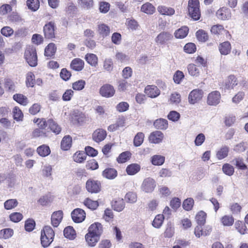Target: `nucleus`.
<instances>
[{"label":"nucleus","mask_w":248,"mask_h":248,"mask_svg":"<svg viewBox=\"0 0 248 248\" xmlns=\"http://www.w3.org/2000/svg\"><path fill=\"white\" fill-rule=\"evenodd\" d=\"M188 6L190 16L195 20H199L201 17L199 0H189Z\"/></svg>","instance_id":"1"},{"label":"nucleus","mask_w":248,"mask_h":248,"mask_svg":"<svg viewBox=\"0 0 248 248\" xmlns=\"http://www.w3.org/2000/svg\"><path fill=\"white\" fill-rule=\"evenodd\" d=\"M25 58L28 64L31 67L37 64V57L36 49L32 46H28L25 51Z\"/></svg>","instance_id":"2"},{"label":"nucleus","mask_w":248,"mask_h":248,"mask_svg":"<svg viewBox=\"0 0 248 248\" xmlns=\"http://www.w3.org/2000/svg\"><path fill=\"white\" fill-rule=\"evenodd\" d=\"M156 186V182L152 178L145 179L141 186V190L146 193H150L154 191Z\"/></svg>","instance_id":"3"},{"label":"nucleus","mask_w":248,"mask_h":248,"mask_svg":"<svg viewBox=\"0 0 248 248\" xmlns=\"http://www.w3.org/2000/svg\"><path fill=\"white\" fill-rule=\"evenodd\" d=\"M55 24L53 21H50L45 24L43 28L45 37L46 39H52L55 38Z\"/></svg>","instance_id":"4"},{"label":"nucleus","mask_w":248,"mask_h":248,"mask_svg":"<svg viewBox=\"0 0 248 248\" xmlns=\"http://www.w3.org/2000/svg\"><path fill=\"white\" fill-rule=\"evenodd\" d=\"M71 217L75 222L80 223L85 220L86 213L82 209L76 208L72 212Z\"/></svg>","instance_id":"5"},{"label":"nucleus","mask_w":248,"mask_h":248,"mask_svg":"<svg viewBox=\"0 0 248 248\" xmlns=\"http://www.w3.org/2000/svg\"><path fill=\"white\" fill-rule=\"evenodd\" d=\"M115 91L112 86L109 84H105L102 86L99 90L100 94L101 96L109 98L114 94Z\"/></svg>","instance_id":"6"},{"label":"nucleus","mask_w":248,"mask_h":248,"mask_svg":"<svg viewBox=\"0 0 248 248\" xmlns=\"http://www.w3.org/2000/svg\"><path fill=\"white\" fill-rule=\"evenodd\" d=\"M203 92L200 89H195L192 91L188 95L189 103L194 104L200 101L202 97Z\"/></svg>","instance_id":"7"},{"label":"nucleus","mask_w":248,"mask_h":248,"mask_svg":"<svg viewBox=\"0 0 248 248\" xmlns=\"http://www.w3.org/2000/svg\"><path fill=\"white\" fill-rule=\"evenodd\" d=\"M172 38V35L168 32L162 31L155 38V41L158 45H164Z\"/></svg>","instance_id":"8"},{"label":"nucleus","mask_w":248,"mask_h":248,"mask_svg":"<svg viewBox=\"0 0 248 248\" xmlns=\"http://www.w3.org/2000/svg\"><path fill=\"white\" fill-rule=\"evenodd\" d=\"M163 133L160 131H155L152 132L149 137V142L152 143L158 144L161 143L164 139Z\"/></svg>","instance_id":"9"},{"label":"nucleus","mask_w":248,"mask_h":248,"mask_svg":"<svg viewBox=\"0 0 248 248\" xmlns=\"http://www.w3.org/2000/svg\"><path fill=\"white\" fill-rule=\"evenodd\" d=\"M237 84L238 81L237 78L233 75H230L222 85L221 88L225 91L231 89H233Z\"/></svg>","instance_id":"10"},{"label":"nucleus","mask_w":248,"mask_h":248,"mask_svg":"<svg viewBox=\"0 0 248 248\" xmlns=\"http://www.w3.org/2000/svg\"><path fill=\"white\" fill-rule=\"evenodd\" d=\"M220 93L219 92H212L208 94L207 103L209 105L216 106L220 102Z\"/></svg>","instance_id":"11"},{"label":"nucleus","mask_w":248,"mask_h":248,"mask_svg":"<svg viewBox=\"0 0 248 248\" xmlns=\"http://www.w3.org/2000/svg\"><path fill=\"white\" fill-rule=\"evenodd\" d=\"M87 190L91 193H97L100 189V183L94 180H89L86 182Z\"/></svg>","instance_id":"12"},{"label":"nucleus","mask_w":248,"mask_h":248,"mask_svg":"<svg viewBox=\"0 0 248 248\" xmlns=\"http://www.w3.org/2000/svg\"><path fill=\"white\" fill-rule=\"evenodd\" d=\"M216 15L218 18L225 20L231 18V12L229 8L222 7L217 11Z\"/></svg>","instance_id":"13"},{"label":"nucleus","mask_w":248,"mask_h":248,"mask_svg":"<svg viewBox=\"0 0 248 248\" xmlns=\"http://www.w3.org/2000/svg\"><path fill=\"white\" fill-rule=\"evenodd\" d=\"M145 93L149 97L155 98L160 94V91L155 85H148L144 91Z\"/></svg>","instance_id":"14"},{"label":"nucleus","mask_w":248,"mask_h":248,"mask_svg":"<svg viewBox=\"0 0 248 248\" xmlns=\"http://www.w3.org/2000/svg\"><path fill=\"white\" fill-rule=\"evenodd\" d=\"M63 217V212L61 210L55 211L51 215V224L54 227L59 226Z\"/></svg>","instance_id":"15"},{"label":"nucleus","mask_w":248,"mask_h":248,"mask_svg":"<svg viewBox=\"0 0 248 248\" xmlns=\"http://www.w3.org/2000/svg\"><path fill=\"white\" fill-rule=\"evenodd\" d=\"M88 231L89 233L100 237L103 232L102 225L98 222L94 223L90 226Z\"/></svg>","instance_id":"16"},{"label":"nucleus","mask_w":248,"mask_h":248,"mask_svg":"<svg viewBox=\"0 0 248 248\" xmlns=\"http://www.w3.org/2000/svg\"><path fill=\"white\" fill-rule=\"evenodd\" d=\"M106 131L101 129L96 130L93 134V139L96 142L103 141L106 137Z\"/></svg>","instance_id":"17"},{"label":"nucleus","mask_w":248,"mask_h":248,"mask_svg":"<svg viewBox=\"0 0 248 248\" xmlns=\"http://www.w3.org/2000/svg\"><path fill=\"white\" fill-rule=\"evenodd\" d=\"M72 118L73 121H76L79 124L85 123L87 120V118L85 114L78 111H74Z\"/></svg>","instance_id":"18"},{"label":"nucleus","mask_w":248,"mask_h":248,"mask_svg":"<svg viewBox=\"0 0 248 248\" xmlns=\"http://www.w3.org/2000/svg\"><path fill=\"white\" fill-rule=\"evenodd\" d=\"M231 45L229 42L225 41L220 43L218 46V49L221 55H227L231 50Z\"/></svg>","instance_id":"19"},{"label":"nucleus","mask_w":248,"mask_h":248,"mask_svg":"<svg viewBox=\"0 0 248 248\" xmlns=\"http://www.w3.org/2000/svg\"><path fill=\"white\" fill-rule=\"evenodd\" d=\"M157 9L159 14L164 16H171L175 13V10L173 8L164 5L158 6Z\"/></svg>","instance_id":"20"},{"label":"nucleus","mask_w":248,"mask_h":248,"mask_svg":"<svg viewBox=\"0 0 248 248\" xmlns=\"http://www.w3.org/2000/svg\"><path fill=\"white\" fill-rule=\"evenodd\" d=\"M84 62L82 60L76 58L74 59L70 64L71 69L76 71H80L84 67Z\"/></svg>","instance_id":"21"},{"label":"nucleus","mask_w":248,"mask_h":248,"mask_svg":"<svg viewBox=\"0 0 248 248\" xmlns=\"http://www.w3.org/2000/svg\"><path fill=\"white\" fill-rule=\"evenodd\" d=\"M140 11L147 15H153L155 11V8L151 3L147 2L140 8Z\"/></svg>","instance_id":"22"},{"label":"nucleus","mask_w":248,"mask_h":248,"mask_svg":"<svg viewBox=\"0 0 248 248\" xmlns=\"http://www.w3.org/2000/svg\"><path fill=\"white\" fill-rule=\"evenodd\" d=\"M154 125L156 129L165 130L168 127V121L162 118L157 119L154 122Z\"/></svg>","instance_id":"23"},{"label":"nucleus","mask_w":248,"mask_h":248,"mask_svg":"<svg viewBox=\"0 0 248 248\" xmlns=\"http://www.w3.org/2000/svg\"><path fill=\"white\" fill-rule=\"evenodd\" d=\"M97 32L103 37L108 35L110 33V28L107 25L102 23L97 26Z\"/></svg>","instance_id":"24"},{"label":"nucleus","mask_w":248,"mask_h":248,"mask_svg":"<svg viewBox=\"0 0 248 248\" xmlns=\"http://www.w3.org/2000/svg\"><path fill=\"white\" fill-rule=\"evenodd\" d=\"M41 233H45L46 238L49 240L50 244L53 241L54 237V232L52 229L49 226H45L43 230L41 231Z\"/></svg>","instance_id":"25"},{"label":"nucleus","mask_w":248,"mask_h":248,"mask_svg":"<svg viewBox=\"0 0 248 248\" xmlns=\"http://www.w3.org/2000/svg\"><path fill=\"white\" fill-rule=\"evenodd\" d=\"M111 205L114 210L121 212L124 209L125 203L123 199H118L117 200L113 201Z\"/></svg>","instance_id":"26"},{"label":"nucleus","mask_w":248,"mask_h":248,"mask_svg":"<svg viewBox=\"0 0 248 248\" xmlns=\"http://www.w3.org/2000/svg\"><path fill=\"white\" fill-rule=\"evenodd\" d=\"M85 239L89 246L93 247L99 240V237L88 232L85 235Z\"/></svg>","instance_id":"27"},{"label":"nucleus","mask_w":248,"mask_h":248,"mask_svg":"<svg viewBox=\"0 0 248 248\" xmlns=\"http://www.w3.org/2000/svg\"><path fill=\"white\" fill-rule=\"evenodd\" d=\"M103 176L108 179H113L117 175L116 170L113 168H107L102 173Z\"/></svg>","instance_id":"28"},{"label":"nucleus","mask_w":248,"mask_h":248,"mask_svg":"<svg viewBox=\"0 0 248 248\" xmlns=\"http://www.w3.org/2000/svg\"><path fill=\"white\" fill-rule=\"evenodd\" d=\"M140 170V166L137 163H133L127 166L126 171L128 175H133L138 173Z\"/></svg>","instance_id":"29"},{"label":"nucleus","mask_w":248,"mask_h":248,"mask_svg":"<svg viewBox=\"0 0 248 248\" xmlns=\"http://www.w3.org/2000/svg\"><path fill=\"white\" fill-rule=\"evenodd\" d=\"M188 31V27L183 26L175 31L174 32L175 37L178 39L184 38L187 35Z\"/></svg>","instance_id":"30"},{"label":"nucleus","mask_w":248,"mask_h":248,"mask_svg":"<svg viewBox=\"0 0 248 248\" xmlns=\"http://www.w3.org/2000/svg\"><path fill=\"white\" fill-rule=\"evenodd\" d=\"M72 138L68 135L64 136L61 141V148L63 150H68L71 146Z\"/></svg>","instance_id":"31"},{"label":"nucleus","mask_w":248,"mask_h":248,"mask_svg":"<svg viewBox=\"0 0 248 248\" xmlns=\"http://www.w3.org/2000/svg\"><path fill=\"white\" fill-rule=\"evenodd\" d=\"M4 87L7 92L13 93L16 91V85L14 81L9 78L4 79Z\"/></svg>","instance_id":"32"},{"label":"nucleus","mask_w":248,"mask_h":248,"mask_svg":"<svg viewBox=\"0 0 248 248\" xmlns=\"http://www.w3.org/2000/svg\"><path fill=\"white\" fill-rule=\"evenodd\" d=\"M57 50L55 44L49 43L45 48V55L46 57H52L54 55Z\"/></svg>","instance_id":"33"},{"label":"nucleus","mask_w":248,"mask_h":248,"mask_svg":"<svg viewBox=\"0 0 248 248\" xmlns=\"http://www.w3.org/2000/svg\"><path fill=\"white\" fill-rule=\"evenodd\" d=\"M63 234L66 238L71 240L75 239L76 236V232L71 226H68L64 229Z\"/></svg>","instance_id":"34"},{"label":"nucleus","mask_w":248,"mask_h":248,"mask_svg":"<svg viewBox=\"0 0 248 248\" xmlns=\"http://www.w3.org/2000/svg\"><path fill=\"white\" fill-rule=\"evenodd\" d=\"M48 125L50 130L55 134H58L61 131V127L52 119L47 121Z\"/></svg>","instance_id":"35"},{"label":"nucleus","mask_w":248,"mask_h":248,"mask_svg":"<svg viewBox=\"0 0 248 248\" xmlns=\"http://www.w3.org/2000/svg\"><path fill=\"white\" fill-rule=\"evenodd\" d=\"M37 152L40 156L45 157L50 154V150L48 146L42 145L37 148Z\"/></svg>","instance_id":"36"},{"label":"nucleus","mask_w":248,"mask_h":248,"mask_svg":"<svg viewBox=\"0 0 248 248\" xmlns=\"http://www.w3.org/2000/svg\"><path fill=\"white\" fill-rule=\"evenodd\" d=\"M165 158L161 155H154L151 157V162L155 166H160L164 164Z\"/></svg>","instance_id":"37"},{"label":"nucleus","mask_w":248,"mask_h":248,"mask_svg":"<svg viewBox=\"0 0 248 248\" xmlns=\"http://www.w3.org/2000/svg\"><path fill=\"white\" fill-rule=\"evenodd\" d=\"M26 3L28 8L32 11H37L40 7L39 0H27Z\"/></svg>","instance_id":"38"},{"label":"nucleus","mask_w":248,"mask_h":248,"mask_svg":"<svg viewBox=\"0 0 248 248\" xmlns=\"http://www.w3.org/2000/svg\"><path fill=\"white\" fill-rule=\"evenodd\" d=\"M13 99L19 104L26 106L28 103V98L21 94H16L13 96Z\"/></svg>","instance_id":"39"},{"label":"nucleus","mask_w":248,"mask_h":248,"mask_svg":"<svg viewBox=\"0 0 248 248\" xmlns=\"http://www.w3.org/2000/svg\"><path fill=\"white\" fill-rule=\"evenodd\" d=\"M235 227L238 232L241 234L248 233V230L245 224L241 221H237L235 223Z\"/></svg>","instance_id":"40"},{"label":"nucleus","mask_w":248,"mask_h":248,"mask_svg":"<svg viewBox=\"0 0 248 248\" xmlns=\"http://www.w3.org/2000/svg\"><path fill=\"white\" fill-rule=\"evenodd\" d=\"M164 217L163 215L158 214L156 215L154 218L152 225L156 228H159L162 225Z\"/></svg>","instance_id":"41"},{"label":"nucleus","mask_w":248,"mask_h":248,"mask_svg":"<svg viewBox=\"0 0 248 248\" xmlns=\"http://www.w3.org/2000/svg\"><path fill=\"white\" fill-rule=\"evenodd\" d=\"M187 70L189 75L192 76L198 77L200 75V70L193 63L189 64L187 65Z\"/></svg>","instance_id":"42"},{"label":"nucleus","mask_w":248,"mask_h":248,"mask_svg":"<svg viewBox=\"0 0 248 248\" xmlns=\"http://www.w3.org/2000/svg\"><path fill=\"white\" fill-rule=\"evenodd\" d=\"M131 155L129 151L124 152L121 153L117 158V161L119 163H123L128 160Z\"/></svg>","instance_id":"43"},{"label":"nucleus","mask_w":248,"mask_h":248,"mask_svg":"<svg viewBox=\"0 0 248 248\" xmlns=\"http://www.w3.org/2000/svg\"><path fill=\"white\" fill-rule=\"evenodd\" d=\"M124 200L126 202L134 203L137 201V194L133 192H127L124 197Z\"/></svg>","instance_id":"44"},{"label":"nucleus","mask_w":248,"mask_h":248,"mask_svg":"<svg viewBox=\"0 0 248 248\" xmlns=\"http://www.w3.org/2000/svg\"><path fill=\"white\" fill-rule=\"evenodd\" d=\"M85 59L87 62L93 66H96L97 64L98 58L93 54H87L85 56Z\"/></svg>","instance_id":"45"},{"label":"nucleus","mask_w":248,"mask_h":248,"mask_svg":"<svg viewBox=\"0 0 248 248\" xmlns=\"http://www.w3.org/2000/svg\"><path fill=\"white\" fill-rule=\"evenodd\" d=\"M181 101V95L177 93L174 92L172 93L170 96L169 102L171 104L178 105Z\"/></svg>","instance_id":"46"},{"label":"nucleus","mask_w":248,"mask_h":248,"mask_svg":"<svg viewBox=\"0 0 248 248\" xmlns=\"http://www.w3.org/2000/svg\"><path fill=\"white\" fill-rule=\"evenodd\" d=\"M78 3L81 7L87 10L91 9L93 6V0H78Z\"/></svg>","instance_id":"47"},{"label":"nucleus","mask_w":248,"mask_h":248,"mask_svg":"<svg viewBox=\"0 0 248 248\" xmlns=\"http://www.w3.org/2000/svg\"><path fill=\"white\" fill-rule=\"evenodd\" d=\"M206 213L203 211L199 212L196 216V220L198 225H203L206 220Z\"/></svg>","instance_id":"48"},{"label":"nucleus","mask_w":248,"mask_h":248,"mask_svg":"<svg viewBox=\"0 0 248 248\" xmlns=\"http://www.w3.org/2000/svg\"><path fill=\"white\" fill-rule=\"evenodd\" d=\"M18 204L16 199H10L6 201L4 203V208L6 210H10L16 207Z\"/></svg>","instance_id":"49"},{"label":"nucleus","mask_w":248,"mask_h":248,"mask_svg":"<svg viewBox=\"0 0 248 248\" xmlns=\"http://www.w3.org/2000/svg\"><path fill=\"white\" fill-rule=\"evenodd\" d=\"M84 204L86 207L92 210H95L98 206L97 201H93L89 198L84 201Z\"/></svg>","instance_id":"50"},{"label":"nucleus","mask_w":248,"mask_h":248,"mask_svg":"<svg viewBox=\"0 0 248 248\" xmlns=\"http://www.w3.org/2000/svg\"><path fill=\"white\" fill-rule=\"evenodd\" d=\"M144 138V135L143 133H138L134 139V145L136 147L140 146L142 143Z\"/></svg>","instance_id":"51"},{"label":"nucleus","mask_w":248,"mask_h":248,"mask_svg":"<svg viewBox=\"0 0 248 248\" xmlns=\"http://www.w3.org/2000/svg\"><path fill=\"white\" fill-rule=\"evenodd\" d=\"M86 82L83 79L78 80L72 84V88L76 91H81L85 87Z\"/></svg>","instance_id":"52"},{"label":"nucleus","mask_w":248,"mask_h":248,"mask_svg":"<svg viewBox=\"0 0 248 248\" xmlns=\"http://www.w3.org/2000/svg\"><path fill=\"white\" fill-rule=\"evenodd\" d=\"M14 233L13 230L10 228L3 229L0 231V237L8 239L11 237Z\"/></svg>","instance_id":"53"},{"label":"nucleus","mask_w":248,"mask_h":248,"mask_svg":"<svg viewBox=\"0 0 248 248\" xmlns=\"http://www.w3.org/2000/svg\"><path fill=\"white\" fill-rule=\"evenodd\" d=\"M197 39L201 42H204L208 40V36L207 33L202 30H200L196 32Z\"/></svg>","instance_id":"54"},{"label":"nucleus","mask_w":248,"mask_h":248,"mask_svg":"<svg viewBox=\"0 0 248 248\" xmlns=\"http://www.w3.org/2000/svg\"><path fill=\"white\" fill-rule=\"evenodd\" d=\"M34 75L32 72H29L26 76V84L28 87H33L35 84Z\"/></svg>","instance_id":"55"},{"label":"nucleus","mask_w":248,"mask_h":248,"mask_svg":"<svg viewBox=\"0 0 248 248\" xmlns=\"http://www.w3.org/2000/svg\"><path fill=\"white\" fill-rule=\"evenodd\" d=\"M229 152V148L227 146H224L221 148L217 153V157L219 159H222L228 155Z\"/></svg>","instance_id":"56"},{"label":"nucleus","mask_w":248,"mask_h":248,"mask_svg":"<svg viewBox=\"0 0 248 248\" xmlns=\"http://www.w3.org/2000/svg\"><path fill=\"white\" fill-rule=\"evenodd\" d=\"M194 202V200L192 198H187L184 201L183 207L185 210L189 211L193 207Z\"/></svg>","instance_id":"57"},{"label":"nucleus","mask_w":248,"mask_h":248,"mask_svg":"<svg viewBox=\"0 0 248 248\" xmlns=\"http://www.w3.org/2000/svg\"><path fill=\"white\" fill-rule=\"evenodd\" d=\"M221 222L224 226H231L234 222V219L232 216H224L221 218Z\"/></svg>","instance_id":"58"},{"label":"nucleus","mask_w":248,"mask_h":248,"mask_svg":"<svg viewBox=\"0 0 248 248\" xmlns=\"http://www.w3.org/2000/svg\"><path fill=\"white\" fill-rule=\"evenodd\" d=\"M73 157L75 162L81 163L86 159V155L84 152L77 153L75 154Z\"/></svg>","instance_id":"59"},{"label":"nucleus","mask_w":248,"mask_h":248,"mask_svg":"<svg viewBox=\"0 0 248 248\" xmlns=\"http://www.w3.org/2000/svg\"><path fill=\"white\" fill-rule=\"evenodd\" d=\"M196 47L194 44L189 43L186 44L184 47V50L185 52L191 54L195 52Z\"/></svg>","instance_id":"60"},{"label":"nucleus","mask_w":248,"mask_h":248,"mask_svg":"<svg viewBox=\"0 0 248 248\" xmlns=\"http://www.w3.org/2000/svg\"><path fill=\"white\" fill-rule=\"evenodd\" d=\"M223 172L229 176L232 175L234 173L233 167L229 164H225L222 167Z\"/></svg>","instance_id":"61"},{"label":"nucleus","mask_w":248,"mask_h":248,"mask_svg":"<svg viewBox=\"0 0 248 248\" xmlns=\"http://www.w3.org/2000/svg\"><path fill=\"white\" fill-rule=\"evenodd\" d=\"M180 117V114L174 110L170 111L168 115V118L172 122L178 121Z\"/></svg>","instance_id":"62"},{"label":"nucleus","mask_w":248,"mask_h":248,"mask_svg":"<svg viewBox=\"0 0 248 248\" xmlns=\"http://www.w3.org/2000/svg\"><path fill=\"white\" fill-rule=\"evenodd\" d=\"M184 78V74L183 72L177 70L173 76V80L175 83L179 84Z\"/></svg>","instance_id":"63"},{"label":"nucleus","mask_w":248,"mask_h":248,"mask_svg":"<svg viewBox=\"0 0 248 248\" xmlns=\"http://www.w3.org/2000/svg\"><path fill=\"white\" fill-rule=\"evenodd\" d=\"M22 218V214L18 212L13 213L10 215V220L14 222H18L20 221Z\"/></svg>","instance_id":"64"}]
</instances>
